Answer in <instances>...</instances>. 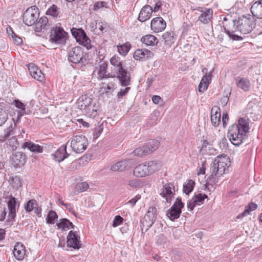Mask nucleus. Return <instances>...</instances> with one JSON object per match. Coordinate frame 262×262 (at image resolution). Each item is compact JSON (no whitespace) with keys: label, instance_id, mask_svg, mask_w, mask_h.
Here are the masks:
<instances>
[{"label":"nucleus","instance_id":"a211bd4d","mask_svg":"<svg viewBox=\"0 0 262 262\" xmlns=\"http://www.w3.org/2000/svg\"><path fill=\"white\" fill-rule=\"evenodd\" d=\"M26 155L22 152H16L13 154L12 164L15 168L20 167L26 162Z\"/></svg>","mask_w":262,"mask_h":262},{"label":"nucleus","instance_id":"052dcab7","mask_svg":"<svg viewBox=\"0 0 262 262\" xmlns=\"http://www.w3.org/2000/svg\"><path fill=\"white\" fill-rule=\"evenodd\" d=\"M6 214V208L4 206H0V221H4Z\"/></svg>","mask_w":262,"mask_h":262},{"label":"nucleus","instance_id":"5701e85b","mask_svg":"<svg viewBox=\"0 0 262 262\" xmlns=\"http://www.w3.org/2000/svg\"><path fill=\"white\" fill-rule=\"evenodd\" d=\"M153 12L152 8L148 5L144 6L140 10L138 19L141 22H144L149 19Z\"/></svg>","mask_w":262,"mask_h":262},{"label":"nucleus","instance_id":"1a4fd4ad","mask_svg":"<svg viewBox=\"0 0 262 262\" xmlns=\"http://www.w3.org/2000/svg\"><path fill=\"white\" fill-rule=\"evenodd\" d=\"M72 36L80 44L86 47L87 49L91 48V40L87 36L84 31L81 29L73 28L71 30Z\"/></svg>","mask_w":262,"mask_h":262},{"label":"nucleus","instance_id":"79ce46f5","mask_svg":"<svg viewBox=\"0 0 262 262\" xmlns=\"http://www.w3.org/2000/svg\"><path fill=\"white\" fill-rule=\"evenodd\" d=\"M147 148V147L145 146V145L144 144L143 146L136 148L132 152V154L134 156H137V157H142L144 156L149 155V154L147 148Z\"/></svg>","mask_w":262,"mask_h":262},{"label":"nucleus","instance_id":"20e7f679","mask_svg":"<svg viewBox=\"0 0 262 262\" xmlns=\"http://www.w3.org/2000/svg\"><path fill=\"white\" fill-rule=\"evenodd\" d=\"M229 159L226 156L216 157L211 164V172L216 177H220L225 173L229 166Z\"/></svg>","mask_w":262,"mask_h":262},{"label":"nucleus","instance_id":"e433bc0d","mask_svg":"<svg viewBox=\"0 0 262 262\" xmlns=\"http://www.w3.org/2000/svg\"><path fill=\"white\" fill-rule=\"evenodd\" d=\"M110 63L114 67L113 70L114 73L123 68L122 60L117 56L115 55L110 59Z\"/></svg>","mask_w":262,"mask_h":262},{"label":"nucleus","instance_id":"a878e982","mask_svg":"<svg viewBox=\"0 0 262 262\" xmlns=\"http://www.w3.org/2000/svg\"><path fill=\"white\" fill-rule=\"evenodd\" d=\"M15 106L19 109L17 111V116L15 118V121L19 122L20 118L25 114L29 115L31 113L30 111H26V105L24 103L21 102L19 100H15L14 101Z\"/></svg>","mask_w":262,"mask_h":262},{"label":"nucleus","instance_id":"c756f323","mask_svg":"<svg viewBox=\"0 0 262 262\" xmlns=\"http://www.w3.org/2000/svg\"><path fill=\"white\" fill-rule=\"evenodd\" d=\"M24 149L28 148L30 151L35 153H41L43 151V147L35 144L31 141L25 142L22 145Z\"/></svg>","mask_w":262,"mask_h":262},{"label":"nucleus","instance_id":"c85d7f7f","mask_svg":"<svg viewBox=\"0 0 262 262\" xmlns=\"http://www.w3.org/2000/svg\"><path fill=\"white\" fill-rule=\"evenodd\" d=\"M201 14L199 17V20L203 24H208L211 21L213 15V11L211 9H205L203 10L202 8H200Z\"/></svg>","mask_w":262,"mask_h":262},{"label":"nucleus","instance_id":"ea45409f","mask_svg":"<svg viewBox=\"0 0 262 262\" xmlns=\"http://www.w3.org/2000/svg\"><path fill=\"white\" fill-rule=\"evenodd\" d=\"M155 222V220H151V218L145 215L144 218L141 221L142 230H144L145 232L147 231L152 226Z\"/></svg>","mask_w":262,"mask_h":262},{"label":"nucleus","instance_id":"a19ab883","mask_svg":"<svg viewBox=\"0 0 262 262\" xmlns=\"http://www.w3.org/2000/svg\"><path fill=\"white\" fill-rule=\"evenodd\" d=\"M155 222V220H151V218L145 215L144 218L141 221L142 230H144L145 232L147 231L152 226Z\"/></svg>","mask_w":262,"mask_h":262},{"label":"nucleus","instance_id":"774afa93","mask_svg":"<svg viewBox=\"0 0 262 262\" xmlns=\"http://www.w3.org/2000/svg\"><path fill=\"white\" fill-rule=\"evenodd\" d=\"M13 39V41L14 42V43L16 45H20L23 42L22 39L17 36L16 34L14 35V36L12 37Z\"/></svg>","mask_w":262,"mask_h":262},{"label":"nucleus","instance_id":"412c9836","mask_svg":"<svg viewBox=\"0 0 262 262\" xmlns=\"http://www.w3.org/2000/svg\"><path fill=\"white\" fill-rule=\"evenodd\" d=\"M132 165V160L126 159L113 164L111 167V170L114 171H122L130 168Z\"/></svg>","mask_w":262,"mask_h":262},{"label":"nucleus","instance_id":"5fc2aeb1","mask_svg":"<svg viewBox=\"0 0 262 262\" xmlns=\"http://www.w3.org/2000/svg\"><path fill=\"white\" fill-rule=\"evenodd\" d=\"M147 216L149 218H151V220H156L157 217V209L155 207H149L145 215Z\"/></svg>","mask_w":262,"mask_h":262},{"label":"nucleus","instance_id":"7c9ffc66","mask_svg":"<svg viewBox=\"0 0 262 262\" xmlns=\"http://www.w3.org/2000/svg\"><path fill=\"white\" fill-rule=\"evenodd\" d=\"M147 174L150 175L157 171L161 167V164L160 162L157 161H150L145 162Z\"/></svg>","mask_w":262,"mask_h":262},{"label":"nucleus","instance_id":"69168bd1","mask_svg":"<svg viewBox=\"0 0 262 262\" xmlns=\"http://www.w3.org/2000/svg\"><path fill=\"white\" fill-rule=\"evenodd\" d=\"M196 203L194 201L193 199H192L189 202L187 203V208L188 210L191 211L193 210Z\"/></svg>","mask_w":262,"mask_h":262},{"label":"nucleus","instance_id":"b1692460","mask_svg":"<svg viewBox=\"0 0 262 262\" xmlns=\"http://www.w3.org/2000/svg\"><path fill=\"white\" fill-rule=\"evenodd\" d=\"M211 122L214 127L219 126L221 122V111L219 107L214 106L211 110Z\"/></svg>","mask_w":262,"mask_h":262},{"label":"nucleus","instance_id":"6e6d98bb","mask_svg":"<svg viewBox=\"0 0 262 262\" xmlns=\"http://www.w3.org/2000/svg\"><path fill=\"white\" fill-rule=\"evenodd\" d=\"M207 198V195L205 194L199 193L198 194H195L192 198L194 201L196 203V204L199 203H203L204 199Z\"/></svg>","mask_w":262,"mask_h":262},{"label":"nucleus","instance_id":"7ed1b4c3","mask_svg":"<svg viewBox=\"0 0 262 262\" xmlns=\"http://www.w3.org/2000/svg\"><path fill=\"white\" fill-rule=\"evenodd\" d=\"M77 107L89 117L95 119L98 117L99 110L98 102L87 95H82L76 102Z\"/></svg>","mask_w":262,"mask_h":262},{"label":"nucleus","instance_id":"f704fd0d","mask_svg":"<svg viewBox=\"0 0 262 262\" xmlns=\"http://www.w3.org/2000/svg\"><path fill=\"white\" fill-rule=\"evenodd\" d=\"M56 225L58 228L61 229L63 231H67L70 229H74L75 226L69 220L67 219H60L58 222L56 223Z\"/></svg>","mask_w":262,"mask_h":262},{"label":"nucleus","instance_id":"c9c22d12","mask_svg":"<svg viewBox=\"0 0 262 262\" xmlns=\"http://www.w3.org/2000/svg\"><path fill=\"white\" fill-rule=\"evenodd\" d=\"M146 166L145 163L137 165L134 169V174L137 177L148 176Z\"/></svg>","mask_w":262,"mask_h":262},{"label":"nucleus","instance_id":"72a5a7b5","mask_svg":"<svg viewBox=\"0 0 262 262\" xmlns=\"http://www.w3.org/2000/svg\"><path fill=\"white\" fill-rule=\"evenodd\" d=\"M141 41L143 43L147 46H156L159 42L158 38L155 36L151 34L146 35L142 37Z\"/></svg>","mask_w":262,"mask_h":262},{"label":"nucleus","instance_id":"0e129e2a","mask_svg":"<svg viewBox=\"0 0 262 262\" xmlns=\"http://www.w3.org/2000/svg\"><path fill=\"white\" fill-rule=\"evenodd\" d=\"M128 184L133 188L137 187L139 185V180L138 179H133L128 181Z\"/></svg>","mask_w":262,"mask_h":262},{"label":"nucleus","instance_id":"603ef678","mask_svg":"<svg viewBox=\"0 0 262 262\" xmlns=\"http://www.w3.org/2000/svg\"><path fill=\"white\" fill-rule=\"evenodd\" d=\"M7 144L10 147L12 150L14 151L17 149L19 144L16 137H13L8 140Z\"/></svg>","mask_w":262,"mask_h":262},{"label":"nucleus","instance_id":"6ab92c4d","mask_svg":"<svg viewBox=\"0 0 262 262\" xmlns=\"http://www.w3.org/2000/svg\"><path fill=\"white\" fill-rule=\"evenodd\" d=\"M13 123H11L9 126L6 127L4 130V134L0 135V142H5L8 138L14 135V129L17 127V123L18 122L15 121V118H13Z\"/></svg>","mask_w":262,"mask_h":262},{"label":"nucleus","instance_id":"6e6552de","mask_svg":"<svg viewBox=\"0 0 262 262\" xmlns=\"http://www.w3.org/2000/svg\"><path fill=\"white\" fill-rule=\"evenodd\" d=\"M184 207V204L182 202L181 198L178 197L173 205L167 211L166 215L171 221H174L180 217Z\"/></svg>","mask_w":262,"mask_h":262},{"label":"nucleus","instance_id":"13d9d810","mask_svg":"<svg viewBox=\"0 0 262 262\" xmlns=\"http://www.w3.org/2000/svg\"><path fill=\"white\" fill-rule=\"evenodd\" d=\"M123 221V218L120 215H116L113 221L112 226L114 227H116L122 224Z\"/></svg>","mask_w":262,"mask_h":262},{"label":"nucleus","instance_id":"f8f14e48","mask_svg":"<svg viewBox=\"0 0 262 262\" xmlns=\"http://www.w3.org/2000/svg\"><path fill=\"white\" fill-rule=\"evenodd\" d=\"M83 50L80 47H73L68 52V60L74 63H79L83 58Z\"/></svg>","mask_w":262,"mask_h":262},{"label":"nucleus","instance_id":"a18cd8bd","mask_svg":"<svg viewBox=\"0 0 262 262\" xmlns=\"http://www.w3.org/2000/svg\"><path fill=\"white\" fill-rule=\"evenodd\" d=\"M131 46L129 42H126L123 45H118L117 49L118 53L122 55H126L130 49Z\"/></svg>","mask_w":262,"mask_h":262},{"label":"nucleus","instance_id":"9d476101","mask_svg":"<svg viewBox=\"0 0 262 262\" xmlns=\"http://www.w3.org/2000/svg\"><path fill=\"white\" fill-rule=\"evenodd\" d=\"M9 200L7 202L9 212L7 222H13L15 221V218L16 216V206H19V202H18L17 199L13 196L12 195L9 197Z\"/></svg>","mask_w":262,"mask_h":262},{"label":"nucleus","instance_id":"39448f33","mask_svg":"<svg viewBox=\"0 0 262 262\" xmlns=\"http://www.w3.org/2000/svg\"><path fill=\"white\" fill-rule=\"evenodd\" d=\"M68 34L62 28L53 27L50 32L49 41L56 44H64L68 39Z\"/></svg>","mask_w":262,"mask_h":262},{"label":"nucleus","instance_id":"0eeeda50","mask_svg":"<svg viewBox=\"0 0 262 262\" xmlns=\"http://www.w3.org/2000/svg\"><path fill=\"white\" fill-rule=\"evenodd\" d=\"M39 12L36 6H33L28 8L23 14V22L28 26H31L35 24L38 19Z\"/></svg>","mask_w":262,"mask_h":262},{"label":"nucleus","instance_id":"338daca9","mask_svg":"<svg viewBox=\"0 0 262 262\" xmlns=\"http://www.w3.org/2000/svg\"><path fill=\"white\" fill-rule=\"evenodd\" d=\"M141 199V195L139 194H138L136 195L134 198L130 200L128 203L132 204V206H134L135 205L137 202Z\"/></svg>","mask_w":262,"mask_h":262},{"label":"nucleus","instance_id":"8fccbe9b","mask_svg":"<svg viewBox=\"0 0 262 262\" xmlns=\"http://www.w3.org/2000/svg\"><path fill=\"white\" fill-rule=\"evenodd\" d=\"M58 215L56 212L53 210H50L47 215V223L48 224H53L54 220L57 219Z\"/></svg>","mask_w":262,"mask_h":262},{"label":"nucleus","instance_id":"4468645a","mask_svg":"<svg viewBox=\"0 0 262 262\" xmlns=\"http://www.w3.org/2000/svg\"><path fill=\"white\" fill-rule=\"evenodd\" d=\"M80 238V236L76 231H70L67 236V246L74 249H80L81 246Z\"/></svg>","mask_w":262,"mask_h":262},{"label":"nucleus","instance_id":"4c0bfd02","mask_svg":"<svg viewBox=\"0 0 262 262\" xmlns=\"http://www.w3.org/2000/svg\"><path fill=\"white\" fill-rule=\"evenodd\" d=\"M35 31L37 32H40L42 29H46L48 24V19L46 16L41 17L35 23Z\"/></svg>","mask_w":262,"mask_h":262},{"label":"nucleus","instance_id":"58836bf2","mask_svg":"<svg viewBox=\"0 0 262 262\" xmlns=\"http://www.w3.org/2000/svg\"><path fill=\"white\" fill-rule=\"evenodd\" d=\"M145 145L150 154L158 149L160 145V142L157 140L150 139L145 143Z\"/></svg>","mask_w":262,"mask_h":262},{"label":"nucleus","instance_id":"aec40b11","mask_svg":"<svg viewBox=\"0 0 262 262\" xmlns=\"http://www.w3.org/2000/svg\"><path fill=\"white\" fill-rule=\"evenodd\" d=\"M154 53L147 49L137 50L134 54V58L135 60H147L154 56Z\"/></svg>","mask_w":262,"mask_h":262},{"label":"nucleus","instance_id":"f3484780","mask_svg":"<svg viewBox=\"0 0 262 262\" xmlns=\"http://www.w3.org/2000/svg\"><path fill=\"white\" fill-rule=\"evenodd\" d=\"M174 188L173 184L171 183L163 185L161 189L160 195L166 199L167 203H171L174 198V193L172 192L171 189Z\"/></svg>","mask_w":262,"mask_h":262},{"label":"nucleus","instance_id":"f257e3e1","mask_svg":"<svg viewBox=\"0 0 262 262\" xmlns=\"http://www.w3.org/2000/svg\"><path fill=\"white\" fill-rule=\"evenodd\" d=\"M233 29H227L224 28L225 32L230 38L233 40H242L243 38L235 34L240 32L241 34H247L251 32L255 26V20L253 16L250 14L243 15L238 20H233Z\"/></svg>","mask_w":262,"mask_h":262},{"label":"nucleus","instance_id":"3c124183","mask_svg":"<svg viewBox=\"0 0 262 262\" xmlns=\"http://www.w3.org/2000/svg\"><path fill=\"white\" fill-rule=\"evenodd\" d=\"M37 205V201L34 199L29 200L25 205L24 208L27 212L32 211L35 208V205Z\"/></svg>","mask_w":262,"mask_h":262},{"label":"nucleus","instance_id":"680f3d73","mask_svg":"<svg viewBox=\"0 0 262 262\" xmlns=\"http://www.w3.org/2000/svg\"><path fill=\"white\" fill-rule=\"evenodd\" d=\"M89 186L88 183L86 182H84L78 184V188L80 190V191L83 192L86 191L88 189Z\"/></svg>","mask_w":262,"mask_h":262},{"label":"nucleus","instance_id":"e2e57ef3","mask_svg":"<svg viewBox=\"0 0 262 262\" xmlns=\"http://www.w3.org/2000/svg\"><path fill=\"white\" fill-rule=\"evenodd\" d=\"M130 89V87H126L124 89H121L120 91L117 94L118 98H122L123 96L126 95Z\"/></svg>","mask_w":262,"mask_h":262},{"label":"nucleus","instance_id":"c03bdc74","mask_svg":"<svg viewBox=\"0 0 262 262\" xmlns=\"http://www.w3.org/2000/svg\"><path fill=\"white\" fill-rule=\"evenodd\" d=\"M156 244L162 246L163 248H167L169 245V240L163 234H160L157 237Z\"/></svg>","mask_w":262,"mask_h":262},{"label":"nucleus","instance_id":"9b49d317","mask_svg":"<svg viewBox=\"0 0 262 262\" xmlns=\"http://www.w3.org/2000/svg\"><path fill=\"white\" fill-rule=\"evenodd\" d=\"M104 56L103 55H99L97 57V61H99V65L96 67L97 70L98 78L100 80L110 78L111 76L110 73L106 74L107 69V62L103 61Z\"/></svg>","mask_w":262,"mask_h":262},{"label":"nucleus","instance_id":"bf43d9fd","mask_svg":"<svg viewBox=\"0 0 262 262\" xmlns=\"http://www.w3.org/2000/svg\"><path fill=\"white\" fill-rule=\"evenodd\" d=\"M12 185L13 187L19 188L21 186V181L19 177L15 176L12 178Z\"/></svg>","mask_w":262,"mask_h":262},{"label":"nucleus","instance_id":"4be33fe9","mask_svg":"<svg viewBox=\"0 0 262 262\" xmlns=\"http://www.w3.org/2000/svg\"><path fill=\"white\" fill-rule=\"evenodd\" d=\"M28 70L30 75L35 79L39 81H42L45 79V76L41 70L33 63H30L28 66Z\"/></svg>","mask_w":262,"mask_h":262},{"label":"nucleus","instance_id":"49530a36","mask_svg":"<svg viewBox=\"0 0 262 262\" xmlns=\"http://www.w3.org/2000/svg\"><path fill=\"white\" fill-rule=\"evenodd\" d=\"M214 176L215 175L211 173V175L208 177L207 182L205 184V189H208L209 191L214 189L213 185L217 182L216 178Z\"/></svg>","mask_w":262,"mask_h":262},{"label":"nucleus","instance_id":"864d4df0","mask_svg":"<svg viewBox=\"0 0 262 262\" xmlns=\"http://www.w3.org/2000/svg\"><path fill=\"white\" fill-rule=\"evenodd\" d=\"M8 119L7 113L2 108H0V126L4 125Z\"/></svg>","mask_w":262,"mask_h":262},{"label":"nucleus","instance_id":"4d7b16f0","mask_svg":"<svg viewBox=\"0 0 262 262\" xmlns=\"http://www.w3.org/2000/svg\"><path fill=\"white\" fill-rule=\"evenodd\" d=\"M107 5V3L104 1L97 2L94 5L93 10L97 11L103 8H107L108 7Z\"/></svg>","mask_w":262,"mask_h":262},{"label":"nucleus","instance_id":"09e8293b","mask_svg":"<svg viewBox=\"0 0 262 262\" xmlns=\"http://www.w3.org/2000/svg\"><path fill=\"white\" fill-rule=\"evenodd\" d=\"M46 14L50 15L53 17H57L59 15V9L55 5H52L46 11Z\"/></svg>","mask_w":262,"mask_h":262},{"label":"nucleus","instance_id":"ddd939ff","mask_svg":"<svg viewBox=\"0 0 262 262\" xmlns=\"http://www.w3.org/2000/svg\"><path fill=\"white\" fill-rule=\"evenodd\" d=\"M114 74V76L111 77L117 78L121 86H126L130 84V74L126 70L123 68L122 70H119Z\"/></svg>","mask_w":262,"mask_h":262},{"label":"nucleus","instance_id":"de8ad7c7","mask_svg":"<svg viewBox=\"0 0 262 262\" xmlns=\"http://www.w3.org/2000/svg\"><path fill=\"white\" fill-rule=\"evenodd\" d=\"M257 207V204L251 202L246 207L243 212H242L237 217H243L249 214L250 211L255 210Z\"/></svg>","mask_w":262,"mask_h":262},{"label":"nucleus","instance_id":"393cba45","mask_svg":"<svg viewBox=\"0 0 262 262\" xmlns=\"http://www.w3.org/2000/svg\"><path fill=\"white\" fill-rule=\"evenodd\" d=\"M13 253L16 259L21 260L26 254L25 247L21 243L18 242L14 247Z\"/></svg>","mask_w":262,"mask_h":262},{"label":"nucleus","instance_id":"bb28decb","mask_svg":"<svg viewBox=\"0 0 262 262\" xmlns=\"http://www.w3.org/2000/svg\"><path fill=\"white\" fill-rule=\"evenodd\" d=\"M67 152V145H62L59 147L52 156L53 159L58 162L62 161L69 156Z\"/></svg>","mask_w":262,"mask_h":262},{"label":"nucleus","instance_id":"dca6fc26","mask_svg":"<svg viewBox=\"0 0 262 262\" xmlns=\"http://www.w3.org/2000/svg\"><path fill=\"white\" fill-rule=\"evenodd\" d=\"M166 27V23L161 17L153 18L150 22V28L155 33L163 31Z\"/></svg>","mask_w":262,"mask_h":262},{"label":"nucleus","instance_id":"2f4dec72","mask_svg":"<svg viewBox=\"0 0 262 262\" xmlns=\"http://www.w3.org/2000/svg\"><path fill=\"white\" fill-rule=\"evenodd\" d=\"M236 81V85L238 88L241 89L245 92L249 90L250 88V82L249 79L246 78L236 77L235 79Z\"/></svg>","mask_w":262,"mask_h":262},{"label":"nucleus","instance_id":"f03ea898","mask_svg":"<svg viewBox=\"0 0 262 262\" xmlns=\"http://www.w3.org/2000/svg\"><path fill=\"white\" fill-rule=\"evenodd\" d=\"M249 130L248 122L243 118H239L238 123L233 124L228 130V137L231 143L236 146L240 145L247 138Z\"/></svg>","mask_w":262,"mask_h":262},{"label":"nucleus","instance_id":"37998d69","mask_svg":"<svg viewBox=\"0 0 262 262\" xmlns=\"http://www.w3.org/2000/svg\"><path fill=\"white\" fill-rule=\"evenodd\" d=\"M195 185V182L191 179L188 180L183 185V192L186 194H189L192 191Z\"/></svg>","mask_w":262,"mask_h":262},{"label":"nucleus","instance_id":"2eb2a0df","mask_svg":"<svg viewBox=\"0 0 262 262\" xmlns=\"http://www.w3.org/2000/svg\"><path fill=\"white\" fill-rule=\"evenodd\" d=\"M202 72L205 74V75L203 76L199 84L198 90L199 92L203 93L208 89L209 84L211 80L212 72H210L208 73V69L204 68L202 69Z\"/></svg>","mask_w":262,"mask_h":262},{"label":"nucleus","instance_id":"423d86ee","mask_svg":"<svg viewBox=\"0 0 262 262\" xmlns=\"http://www.w3.org/2000/svg\"><path fill=\"white\" fill-rule=\"evenodd\" d=\"M70 144L72 150L78 154L83 152L89 145L87 138L82 135L73 136L71 139Z\"/></svg>","mask_w":262,"mask_h":262},{"label":"nucleus","instance_id":"473e14b6","mask_svg":"<svg viewBox=\"0 0 262 262\" xmlns=\"http://www.w3.org/2000/svg\"><path fill=\"white\" fill-rule=\"evenodd\" d=\"M176 38L177 36L173 32H166L162 35L164 44L169 47L174 43Z\"/></svg>","mask_w":262,"mask_h":262},{"label":"nucleus","instance_id":"cd10ccee","mask_svg":"<svg viewBox=\"0 0 262 262\" xmlns=\"http://www.w3.org/2000/svg\"><path fill=\"white\" fill-rule=\"evenodd\" d=\"M251 12L253 17L262 18V0H258L254 3L251 7Z\"/></svg>","mask_w":262,"mask_h":262}]
</instances>
